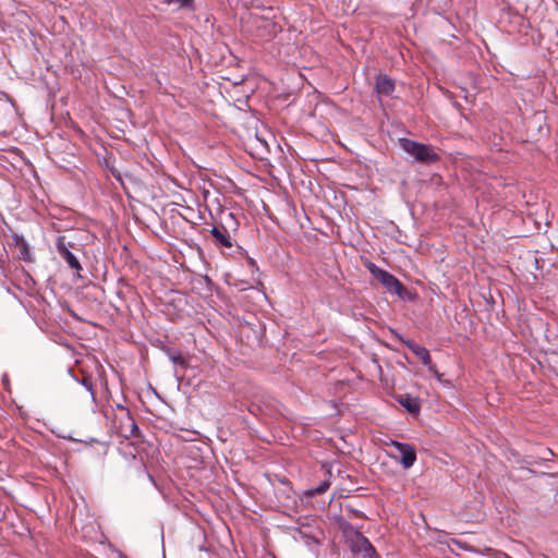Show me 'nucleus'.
Returning a JSON list of instances; mask_svg holds the SVG:
<instances>
[{
  "mask_svg": "<svg viewBox=\"0 0 558 558\" xmlns=\"http://www.w3.org/2000/svg\"><path fill=\"white\" fill-rule=\"evenodd\" d=\"M396 336L400 342L407 345L422 361V363L427 366L430 374H433L437 379L441 378L442 375L438 372L436 365L432 362L429 351L425 347L415 343L413 340L404 339L400 335Z\"/></svg>",
  "mask_w": 558,
  "mask_h": 558,
  "instance_id": "6",
  "label": "nucleus"
},
{
  "mask_svg": "<svg viewBox=\"0 0 558 558\" xmlns=\"http://www.w3.org/2000/svg\"><path fill=\"white\" fill-rule=\"evenodd\" d=\"M330 486V483L328 481L323 482L317 487L311 489L310 494L311 496H317L324 494Z\"/></svg>",
  "mask_w": 558,
  "mask_h": 558,
  "instance_id": "14",
  "label": "nucleus"
},
{
  "mask_svg": "<svg viewBox=\"0 0 558 558\" xmlns=\"http://www.w3.org/2000/svg\"><path fill=\"white\" fill-rule=\"evenodd\" d=\"M121 407L120 404L117 405L118 410L121 412Z\"/></svg>",
  "mask_w": 558,
  "mask_h": 558,
  "instance_id": "19",
  "label": "nucleus"
},
{
  "mask_svg": "<svg viewBox=\"0 0 558 558\" xmlns=\"http://www.w3.org/2000/svg\"><path fill=\"white\" fill-rule=\"evenodd\" d=\"M168 356L174 365H180L182 367L186 366V360L182 356V354L179 351L169 352Z\"/></svg>",
  "mask_w": 558,
  "mask_h": 558,
  "instance_id": "13",
  "label": "nucleus"
},
{
  "mask_svg": "<svg viewBox=\"0 0 558 558\" xmlns=\"http://www.w3.org/2000/svg\"><path fill=\"white\" fill-rule=\"evenodd\" d=\"M399 145L407 154L414 157L416 161L433 163L440 159L439 155L429 145L404 137L399 140Z\"/></svg>",
  "mask_w": 558,
  "mask_h": 558,
  "instance_id": "2",
  "label": "nucleus"
},
{
  "mask_svg": "<svg viewBox=\"0 0 558 558\" xmlns=\"http://www.w3.org/2000/svg\"><path fill=\"white\" fill-rule=\"evenodd\" d=\"M454 544L459 545L460 547H462L461 543L458 542V541H454Z\"/></svg>",
  "mask_w": 558,
  "mask_h": 558,
  "instance_id": "18",
  "label": "nucleus"
},
{
  "mask_svg": "<svg viewBox=\"0 0 558 558\" xmlns=\"http://www.w3.org/2000/svg\"><path fill=\"white\" fill-rule=\"evenodd\" d=\"M344 509L348 511V513L352 517H355V518H361V519H364L365 515L362 511L353 508L352 506L350 505H345Z\"/></svg>",
  "mask_w": 558,
  "mask_h": 558,
  "instance_id": "15",
  "label": "nucleus"
},
{
  "mask_svg": "<svg viewBox=\"0 0 558 558\" xmlns=\"http://www.w3.org/2000/svg\"><path fill=\"white\" fill-rule=\"evenodd\" d=\"M12 243L16 250V257L20 260H23L25 263H34L35 262V255L25 240V238L22 234H19L16 232H13L11 234Z\"/></svg>",
  "mask_w": 558,
  "mask_h": 558,
  "instance_id": "9",
  "label": "nucleus"
},
{
  "mask_svg": "<svg viewBox=\"0 0 558 558\" xmlns=\"http://www.w3.org/2000/svg\"><path fill=\"white\" fill-rule=\"evenodd\" d=\"M226 217L229 219V221H227L226 225L220 223L214 226L210 230V234L215 238V244L217 246L230 248L232 247V241L228 227L235 231L239 227V222L236 221L233 213H227Z\"/></svg>",
  "mask_w": 558,
  "mask_h": 558,
  "instance_id": "4",
  "label": "nucleus"
},
{
  "mask_svg": "<svg viewBox=\"0 0 558 558\" xmlns=\"http://www.w3.org/2000/svg\"><path fill=\"white\" fill-rule=\"evenodd\" d=\"M398 402L412 414H416L420 412L421 403L417 398H413L409 395L400 396L398 398Z\"/></svg>",
  "mask_w": 558,
  "mask_h": 558,
  "instance_id": "11",
  "label": "nucleus"
},
{
  "mask_svg": "<svg viewBox=\"0 0 558 558\" xmlns=\"http://www.w3.org/2000/svg\"><path fill=\"white\" fill-rule=\"evenodd\" d=\"M335 523L341 531L352 554L361 555L363 558H380L369 539L342 515H336Z\"/></svg>",
  "mask_w": 558,
  "mask_h": 558,
  "instance_id": "1",
  "label": "nucleus"
},
{
  "mask_svg": "<svg viewBox=\"0 0 558 558\" xmlns=\"http://www.w3.org/2000/svg\"><path fill=\"white\" fill-rule=\"evenodd\" d=\"M113 423L117 434L125 439L138 437L141 434L131 412L125 407H121V415L116 416Z\"/></svg>",
  "mask_w": 558,
  "mask_h": 558,
  "instance_id": "5",
  "label": "nucleus"
},
{
  "mask_svg": "<svg viewBox=\"0 0 558 558\" xmlns=\"http://www.w3.org/2000/svg\"><path fill=\"white\" fill-rule=\"evenodd\" d=\"M54 244L59 255L66 262L70 268L76 271L82 270V265L78 258L71 252V250L74 247V244L66 241V236H57Z\"/></svg>",
  "mask_w": 558,
  "mask_h": 558,
  "instance_id": "7",
  "label": "nucleus"
},
{
  "mask_svg": "<svg viewBox=\"0 0 558 558\" xmlns=\"http://www.w3.org/2000/svg\"><path fill=\"white\" fill-rule=\"evenodd\" d=\"M301 537L304 539L305 545L312 546V545H318V541L314 536H308L304 534L303 532H300Z\"/></svg>",
  "mask_w": 558,
  "mask_h": 558,
  "instance_id": "17",
  "label": "nucleus"
},
{
  "mask_svg": "<svg viewBox=\"0 0 558 558\" xmlns=\"http://www.w3.org/2000/svg\"><path fill=\"white\" fill-rule=\"evenodd\" d=\"M82 385L86 388L87 391L90 392L92 397L94 398L95 393H94V385H93L92 378L84 377L82 380Z\"/></svg>",
  "mask_w": 558,
  "mask_h": 558,
  "instance_id": "16",
  "label": "nucleus"
},
{
  "mask_svg": "<svg viewBox=\"0 0 558 558\" xmlns=\"http://www.w3.org/2000/svg\"><path fill=\"white\" fill-rule=\"evenodd\" d=\"M168 5H177L179 9L195 11L194 0H163Z\"/></svg>",
  "mask_w": 558,
  "mask_h": 558,
  "instance_id": "12",
  "label": "nucleus"
},
{
  "mask_svg": "<svg viewBox=\"0 0 558 558\" xmlns=\"http://www.w3.org/2000/svg\"><path fill=\"white\" fill-rule=\"evenodd\" d=\"M391 446L399 452L400 464L403 469L408 470L413 466L416 461V450L413 445L392 440Z\"/></svg>",
  "mask_w": 558,
  "mask_h": 558,
  "instance_id": "8",
  "label": "nucleus"
},
{
  "mask_svg": "<svg viewBox=\"0 0 558 558\" xmlns=\"http://www.w3.org/2000/svg\"><path fill=\"white\" fill-rule=\"evenodd\" d=\"M395 90V82L387 75H379L376 81V92L378 95L389 96Z\"/></svg>",
  "mask_w": 558,
  "mask_h": 558,
  "instance_id": "10",
  "label": "nucleus"
},
{
  "mask_svg": "<svg viewBox=\"0 0 558 558\" xmlns=\"http://www.w3.org/2000/svg\"><path fill=\"white\" fill-rule=\"evenodd\" d=\"M366 266L374 278L379 281L388 290V292L400 298H404L405 288L397 277H395L389 271L378 267L374 263L369 262Z\"/></svg>",
  "mask_w": 558,
  "mask_h": 558,
  "instance_id": "3",
  "label": "nucleus"
}]
</instances>
